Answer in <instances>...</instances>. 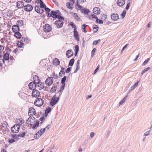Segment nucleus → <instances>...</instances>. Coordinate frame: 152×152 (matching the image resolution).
<instances>
[{"mask_svg":"<svg viewBox=\"0 0 152 152\" xmlns=\"http://www.w3.org/2000/svg\"><path fill=\"white\" fill-rule=\"evenodd\" d=\"M125 0H118L117 4L120 7H122L125 4Z\"/></svg>","mask_w":152,"mask_h":152,"instance_id":"6ab92c4d","label":"nucleus"},{"mask_svg":"<svg viewBox=\"0 0 152 152\" xmlns=\"http://www.w3.org/2000/svg\"><path fill=\"white\" fill-rule=\"evenodd\" d=\"M21 38L22 39L21 40L23 42L26 43H28L30 41L29 39L27 37L26 38L25 37H23Z\"/></svg>","mask_w":152,"mask_h":152,"instance_id":"bb28decb","label":"nucleus"},{"mask_svg":"<svg viewBox=\"0 0 152 152\" xmlns=\"http://www.w3.org/2000/svg\"><path fill=\"white\" fill-rule=\"evenodd\" d=\"M12 31L15 33V32L20 31V29L19 26H17V25H13L12 27Z\"/></svg>","mask_w":152,"mask_h":152,"instance_id":"f3484780","label":"nucleus"},{"mask_svg":"<svg viewBox=\"0 0 152 152\" xmlns=\"http://www.w3.org/2000/svg\"><path fill=\"white\" fill-rule=\"evenodd\" d=\"M28 115L29 116V117L28 118V119L26 120V122L28 124L30 125V126H32L33 125L31 123H29L28 120H29V119H31L33 121H36L37 119L34 117H31V116L33 115L32 114H28Z\"/></svg>","mask_w":152,"mask_h":152,"instance_id":"ddd939ff","label":"nucleus"},{"mask_svg":"<svg viewBox=\"0 0 152 152\" xmlns=\"http://www.w3.org/2000/svg\"><path fill=\"white\" fill-rule=\"evenodd\" d=\"M58 15L56 11L52 10L50 13H48L47 15V17L50 18L52 17L53 18H56Z\"/></svg>","mask_w":152,"mask_h":152,"instance_id":"423d86ee","label":"nucleus"},{"mask_svg":"<svg viewBox=\"0 0 152 152\" xmlns=\"http://www.w3.org/2000/svg\"><path fill=\"white\" fill-rule=\"evenodd\" d=\"M130 2H129L127 4H126V9L127 10H128L129 9V7H130Z\"/></svg>","mask_w":152,"mask_h":152,"instance_id":"774afa93","label":"nucleus"},{"mask_svg":"<svg viewBox=\"0 0 152 152\" xmlns=\"http://www.w3.org/2000/svg\"><path fill=\"white\" fill-rule=\"evenodd\" d=\"M17 21L18 22V23L20 24V26H23V20H19Z\"/></svg>","mask_w":152,"mask_h":152,"instance_id":"338daca9","label":"nucleus"},{"mask_svg":"<svg viewBox=\"0 0 152 152\" xmlns=\"http://www.w3.org/2000/svg\"><path fill=\"white\" fill-rule=\"evenodd\" d=\"M72 67H69L65 70V72L66 73H69L71 70Z\"/></svg>","mask_w":152,"mask_h":152,"instance_id":"680f3d73","label":"nucleus"},{"mask_svg":"<svg viewBox=\"0 0 152 152\" xmlns=\"http://www.w3.org/2000/svg\"><path fill=\"white\" fill-rule=\"evenodd\" d=\"M33 82L36 84L37 85L38 87H39V84L40 80L39 79V77L37 75H34L33 78Z\"/></svg>","mask_w":152,"mask_h":152,"instance_id":"1a4fd4ad","label":"nucleus"},{"mask_svg":"<svg viewBox=\"0 0 152 152\" xmlns=\"http://www.w3.org/2000/svg\"><path fill=\"white\" fill-rule=\"evenodd\" d=\"M45 11L46 12V14L47 16V15L48 13H50L49 12L50 11V9L49 8L47 7L46 6L44 8Z\"/></svg>","mask_w":152,"mask_h":152,"instance_id":"ea45409f","label":"nucleus"},{"mask_svg":"<svg viewBox=\"0 0 152 152\" xmlns=\"http://www.w3.org/2000/svg\"><path fill=\"white\" fill-rule=\"evenodd\" d=\"M54 63L56 64V65H58L60 64V61L58 58H55V59L54 60Z\"/></svg>","mask_w":152,"mask_h":152,"instance_id":"37998d69","label":"nucleus"},{"mask_svg":"<svg viewBox=\"0 0 152 152\" xmlns=\"http://www.w3.org/2000/svg\"><path fill=\"white\" fill-rule=\"evenodd\" d=\"M56 18L58 19L55 22L54 24L56 25L57 28H61L64 24V18L61 15H58Z\"/></svg>","mask_w":152,"mask_h":152,"instance_id":"f03ea898","label":"nucleus"},{"mask_svg":"<svg viewBox=\"0 0 152 152\" xmlns=\"http://www.w3.org/2000/svg\"><path fill=\"white\" fill-rule=\"evenodd\" d=\"M93 11L94 14L98 15L100 13V9L98 7H96L93 9Z\"/></svg>","mask_w":152,"mask_h":152,"instance_id":"2eb2a0df","label":"nucleus"},{"mask_svg":"<svg viewBox=\"0 0 152 152\" xmlns=\"http://www.w3.org/2000/svg\"><path fill=\"white\" fill-rule=\"evenodd\" d=\"M111 18L112 20L116 21L119 19V15L117 13H112L111 15Z\"/></svg>","mask_w":152,"mask_h":152,"instance_id":"f8f14e48","label":"nucleus"},{"mask_svg":"<svg viewBox=\"0 0 152 152\" xmlns=\"http://www.w3.org/2000/svg\"><path fill=\"white\" fill-rule=\"evenodd\" d=\"M100 39L97 40H95L93 41V44L94 45H97L99 42H100Z\"/></svg>","mask_w":152,"mask_h":152,"instance_id":"864d4df0","label":"nucleus"},{"mask_svg":"<svg viewBox=\"0 0 152 152\" xmlns=\"http://www.w3.org/2000/svg\"><path fill=\"white\" fill-rule=\"evenodd\" d=\"M39 87H40L41 88V89L44 88V83L40 82L39 84ZM39 89L40 90H41V89L39 88Z\"/></svg>","mask_w":152,"mask_h":152,"instance_id":"603ef678","label":"nucleus"},{"mask_svg":"<svg viewBox=\"0 0 152 152\" xmlns=\"http://www.w3.org/2000/svg\"><path fill=\"white\" fill-rule=\"evenodd\" d=\"M16 7L19 9L23 8L24 7V2L22 1L17 2L16 4Z\"/></svg>","mask_w":152,"mask_h":152,"instance_id":"9b49d317","label":"nucleus"},{"mask_svg":"<svg viewBox=\"0 0 152 152\" xmlns=\"http://www.w3.org/2000/svg\"><path fill=\"white\" fill-rule=\"evenodd\" d=\"M107 18V15L106 14H101L100 18L103 21H106V20Z\"/></svg>","mask_w":152,"mask_h":152,"instance_id":"a878e982","label":"nucleus"},{"mask_svg":"<svg viewBox=\"0 0 152 152\" xmlns=\"http://www.w3.org/2000/svg\"><path fill=\"white\" fill-rule=\"evenodd\" d=\"M14 35L15 37L18 39H20L22 37V35L19 31L15 32Z\"/></svg>","mask_w":152,"mask_h":152,"instance_id":"4be33fe9","label":"nucleus"},{"mask_svg":"<svg viewBox=\"0 0 152 152\" xmlns=\"http://www.w3.org/2000/svg\"><path fill=\"white\" fill-rule=\"evenodd\" d=\"M56 94H55L50 102V104L51 106L53 107L55 105L59 100V97H56Z\"/></svg>","mask_w":152,"mask_h":152,"instance_id":"7ed1b4c3","label":"nucleus"},{"mask_svg":"<svg viewBox=\"0 0 152 152\" xmlns=\"http://www.w3.org/2000/svg\"><path fill=\"white\" fill-rule=\"evenodd\" d=\"M66 55L67 58H69L73 55V52L72 49L68 50L66 51Z\"/></svg>","mask_w":152,"mask_h":152,"instance_id":"4468645a","label":"nucleus"},{"mask_svg":"<svg viewBox=\"0 0 152 152\" xmlns=\"http://www.w3.org/2000/svg\"><path fill=\"white\" fill-rule=\"evenodd\" d=\"M45 129L42 128L38 132H39L40 134H42L45 132Z\"/></svg>","mask_w":152,"mask_h":152,"instance_id":"052dcab7","label":"nucleus"},{"mask_svg":"<svg viewBox=\"0 0 152 152\" xmlns=\"http://www.w3.org/2000/svg\"><path fill=\"white\" fill-rule=\"evenodd\" d=\"M150 69V67H148L144 69L142 72L141 74V75H142L143 74H144L145 72H146L148 71Z\"/></svg>","mask_w":152,"mask_h":152,"instance_id":"c03bdc74","label":"nucleus"},{"mask_svg":"<svg viewBox=\"0 0 152 152\" xmlns=\"http://www.w3.org/2000/svg\"><path fill=\"white\" fill-rule=\"evenodd\" d=\"M66 76H64L63 78H62L61 80V83L62 85H65V82L66 79Z\"/></svg>","mask_w":152,"mask_h":152,"instance_id":"2f4dec72","label":"nucleus"},{"mask_svg":"<svg viewBox=\"0 0 152 152\" xmlns=\"http://www.w3.org/2000/svg\"><path fill=\"white\" fill-rule=\"evenodd\" d=\"M26 133L25 132H21V133L18 134V137H23L25 135Z\"/></svg>","mask_w":152,"mask_h":152,"instance_id":"49530a36","label":"nucleus"},{"mask_svg":"<svg viewBox=\"0 0 152 152\" xmlns=\"http://www.w3.org/2000/svg\"><path fill=\"white\" fill-rule=\"evenodd\" d=\"M69 24L72 28H74V30H76L77 29V27L73 22L72 21L70 22Z\"/></svg>","mask_w":152,"mask_h":152,"instance_id":"c9c22d12","label":"nucleus"},{"mask_svg":"<svg viewBox=\"0 0 152 152\" xmlns=\"http://www.w3.org/2000/svg\"><path fill=\"white\" fill-rule=\"evenodd\" d=\"M45 119V118L44 116L43 115L41 117L39 118V120L41 121L40 123L41 124H42L43 121H44Z\"/></svg>","mask_w":152,"mask_h":152,"instance_id":"0e129e2a","label":"nucleus"},{"mask_svg":"<svg viewBox=\"0 0 152 152\" xmlns=\"http://www.w3.org/2000/svg\"><path fill=\"white\" fill-rule=\"evenodd\" d=\"M81 12L82 13L87 14L90 12V11L87 9L83 8L81 9Z\"/></svg>","mask_w":152,"mask_h":152,"instance_id":"b1692460","label":"nucleus"},{"mask_svg":"<svg viewBox=\"0 0 152 152\" xmlns=\"http://www.w3.org/2000/svg\"><path fill=\"white\" fill-rule=\"evenodd\" d=\"M9 55L10 53H8V52H6V53H4L3 56L4 59L5 61L8 60L10 59Z\"/></svg>","mask_w":152,"mask_h":152,"instance_id":"5701e85b","label":"nucleus"},{"mask_svg":"<svg viewBox=\"0 0 152 152\" xmlns=\"http://www.w3.org/2000/svg\"><path fill=\"white\" fill-rule=\"evenodd\" d=\"M24 43L20 41L18 42L17 43V45L18 48H22L24 45Z\"/></svg>","mask_w":152,"mask_h":152,"instance_id":"58836bf2","label":"nucleus"},{"mask_svg":"<svg viewBox=\"0 0 152 152\" xmlns=\"http://www.w3.org/2000/svg\"><path fill=\"white\" fill-rule=\"evenodd\" d=\"M66 6L70 10H72L73 8L72 5L71 3L69 2H68L66 3Z\"/></svg>","mask_w":152,"mask_h":152,"instance_id":"cd10ccee","label":"nucleus"},{"mask_svg":"<svg viewBox=\"0 0 152 152\" xmlns=\"http://www.w3.org/2000/svg\"><path fill=\"white\" fill-rule=\"evenodd\" d=\"M41 135L42 134H40L39 132L38 131L34 135V137L35 139H38Z\"/></svg>","mask_w":152,"mask_h":152,"instance_id":"393cba45","label":"nucleus"},{"mask_svg":"<svg viewBox=\"0 0 152 152\" xmlns=\"http://www.w3.org/2000/svg\"><path fill=\"white\" fill-rule=\"evenodd\" d=\"M151 133V130L146 132L144 134V136H147L149 135Z\"/></svg>","mask_w":152,"mask_h":152,"instance_id":"e2e57ef3","label":"nucleus"},{"mask_svg":"<svg viewBox=\"0 0 152 152\" xmlns=\"http://www.w3.org/2000/svg\"><path fill=\"white\" fill-rule=\"evenodd\" d=\"M99 67H100L99 65H98L97 66L96 68V69L94 70V72H93V74H96L97 72L98 71V70L99 69Z\"/></svg>","mask_w":152,"mask_h":152,"instance_id":"6e6d98bb","label":"nucleus"},{"mask_svg":"<svg viewBox=\"0 0 152 152\" xmlns=\"http://www.w3.org/2000/svg\"><path fill=\"white\" fill-rule=\"evenodd\" d=\"M40 94V93L39 91L35 89H33L32 91V96L33 97L35 98H37L39 96Z\"/></svg>","mask_w":152,"mask_h":152,"instance_id":"0eeeda50","label":"nucleus"},{"mask_svg":"<svg viewBox=\"0 0 152 152\" xmlns=\"http://www.w3.org/2000/svg\"><path fill=\"white\" fill-rule=\"evenodd\" d=\"M11 137L15 139H18V134H12Z\"/></svg>","mask_w":152,"mask_h":152,"instance_id":"de8ad7c7","label":"nucleus"},{"mask_svg":"<svg viewBox=\"0 0 152 152\" xmlns=\"http://www.w3.org/2000/svg\"><path fill=\"white\" fill-rule=\"evenodd\" d=\"M126 11V10H124L121 14V16L122 18H124L125 16Z\"/></svg>","mask_w":152,"mask_h":152,"instance_id":"79ce46f5","label":"nucleus"},{"mask_svg":"<svg viewBox=\"0 0 152 152\" xmlns=\"http://www.w3.org/2000/svg\"><path fill=\"white\" fill-rule=\"evenodd\" d=\"M15 141V140L13 138L9 139L8 140V142L10 144H11L12 143L14 142Z\"/></svg>","mask_w":152,"mask_h":152,"instance_id":"13d9d810","label":"nucleus"},{"mask_svg":"<svg viewBox=\"0 0 152 152\" xmlns=\"http://www.w3.org/2000/svg\"><path fill=\"white\" fill-rule=\"evenodd\" d=\"M74 37L75 39L77 41H79V34L77 29L74 30Z\"/></svg>","mask_w":152,"mask_h":152,"instance_id":"dca6fc26","label":"nucleus"},{"mask_svg":"<svg viewBox=\"0 0 152 152\" xmlns=\"http://www.w3.org/2000/svg\"><path fill=\"white\" fill-rule=\"evenodd\" d=\"M93 28L94 29H96L94 31V33L96 32L99 30V27L96 25H93Z\"/></svg>","mask_w":152,"mask_h":152,"instance_id":"72a5a7b5","label":"nucleus"},{"mask_svg":"<svg viewBox=\"0 0 152 152\" xmlns=\"http://www.w3.org/2000/svg\"><path fill=\"white\" fill-rule=\"evenodd\" d=\"M34 123V124H36V126L38 127L39 124V121H35L33 122Z\"/></svg>","mask_w":152,"mask_h":152,"instance_id":"69168bd1","label":"nucleus"},{"mask_svg":"<svg viewBox=\"0 0 152 152\" xmlns=\"http://www.w3.org/2000/svg\"><path fill=\"white\" fill-rule=\"evenodd\" d=\"M136 87H135L134 85H133L128 90V92L129 93L132 90L134 89Z\"/></svg>","mask_w":152,"mask_h":152,"instance_id":"4d7b16f0","label":"nucleus"},{"mask_svg":"<svg viewBox=\"0 0 152 152\" xmlns=\"http://www.w3.org/2000/svg\"><path fill=\"white\" fill-rule=\"evenodd\" d=\"M75 62V59L74 58L71 59L69 62V65L72 66L73 65Z\"/></svg>","mask_w":152,"mask_h":152,"instance_id":"f704fd0d","label":"nucleus"},{"mask_svg":"<svg viewBox=\"0 0 152 152\" xmlns=\"http://www.w3.org/2000/svg\"><path fill=\"white\" fill-rule=\"evenodd\" d=\"M28 114L31 113L30 114L34 115L36 114V111L34 107H31L29 108Z\"/></svg>","mask_w":152,"mask_h":152,"instance_id":"aec40b11","label":"nucleus"},{"mask_svg":"<svg viewBox=\"0 0 152 152\" xmlns=\"http://www.w3.org/2000/svg\"><path fill=\"white\" fill-rule=\"evenodd\" d=\"M20 129V125L19 124H16L11 128V130L13 133H16L19 132Z\"/></svg>","mask_w":152,"mask_h":152,"instance_id":"39448f33","label":"nucleus"},{"mask_svg":"<svg viewBox=\"0 0 152 152\" xmlns=\"http://www.w3.org/2000/svg\"><path fill=\"white\" fill-rule=\"evenodd\" d=\"M87 25L86 24H83L82 26V27L83 29V31L84 33H86L87 32V30L86 29V26Z\"/></svg>","mask_w":152,"mask_h":152,"instance_id":"473e14b6","label":"nucleus"},{"mask_svg":"<svg viewBox=\"0 0 152 152\" xmlns=\"http://www.w3.org/2000/svg\"><path fill=\"white\" fill-rule=\"evenodd\" d=\"M96 22L99 24H103V21L101 19H99L98 18L96 20Z\"/></svg>","mask_w":152,"mask_h":152,"instance_id":"a18cd8bd","label":"nucleus"},{"mask_svg":"<svg viewBox=\"0 0 152 152\" xmlns=\"http://www.w3.org/2000/svg\"><path fill=\"white\" fill-rule=\"evenodd\" d=\"M65 69V68L64 67H62L61 68L60 72L62 74V75H64L65 73H66L65 71H64V70Z\"/></svg>","mask_w":152,"mask_h":152,"instance_id":"3c124183","label":"nucleus"},{"mask_svg":"<svg viewBox=\"0 0 152 152\" xmlns=\"http://www.w3.org/2000/svg\"><path fill=\"white\" fill-rule=\"evenodd\" d=\"M39 3L41 8H44L46 6L45 4H44L42 0H39Z\"/></svg>","mask_w":152,"mask_h":152,"instance_id":"c85d7f7f","label":"nucleus"},{"mask_svg":"<svg viewBox=\"0 0 152 152\" xmlns=\"http://www.w3.org/2000/svg\"><path fill=\"white\" fill-rule=\"evenodd\" d=\"M79 46L78 45H76L75 46V52H78L79 51Z\"/></svg>","mask_w":152,"mask_h":152,"instance_id":"5fc2aeb1","label":"nucleus"},{"mask_svg":"<svg viewBox=\"0 0 152 152\" xmlns=\"http://www.w3.org/2000/svg\"><path fill=\"white\" fill-rule=\"evenodd\" d=\"M65 85H62L61 86L60 90L59 91H58V92H60V93H61V92H62L64 91V90L65 88Z\"/></svg>","mask_w":152,"mask_h":152,"instance_id":"4c0bfd02","label":"nucleus"},{"mask_svg":"<svg viewBox=\"0 0 152 152\" xmlns=\"http://www.w3.org/2000/svg\"><path fill=\"white\" fill-rule=\"evenodd\" d=\"M127 97V96L126 95L125 96L123 99L122 100H121L120 102L119 103V105L122 104L125 101L126 99V98Z\"/></svg>","mask_w":152,"mask_h":152,"instance_id":"e433bc0d","label":"nucleus"},{"mask_svg":"<svg viewBox=\"0 0 152 152\" xmlns=\"http://www.w3.org/2000/svg\"><path fill=\"white\" fill-rule=\"evenodd\" d=\"M37 86V85L33 82H30L28 85L29 88L31 89H32L33 88L36 89Z\"/></svg>","mask_w":152,"mask_h":152,"instance_id":"a211bd4d","label":"nucleus"},{"mask_svg":"<svg viewBox=\"0 0 152 152\" xmlns=\"http://www.w3.org/2000/svg\"><path fill=\"white\" fill-rule=\"evenodd\" d=\"M51 77H48L46 80L45 82L46 84L48 86H51L53 82V79H57L58 78V76L57 74H56L54 72H53L52 75H50Z\"/></svg>","mask_w":152,"mask_h":152,"instance_id":"f257e3e1","label":"nucleus"},{"mask_svg":"<svg viewBox=\"0 0 152 152\" xmlns=\"http://www.w3.org/2000/svg\"><path fill=\"white\" fill-rule=\"evenodd\" d=\"M43 28L44 31L45 32H49L52 29L51 26L48 24H45Z\"/></svg>","mask_w":152,"mask_h":152,"instance_id":"6e6552de","label":"nucleus"},{"mask_svg":"<svg viewBox=\"0 0 152 152\" xmlns=\"http://www.w3.org/2000/svg\"><path fill=\"white\" fill-rule=\"evenodd\" d=\"M73 17L75 18L77 21H80L81 20V18L78 16L77 13H74Z\"/></svg>","mask_w":152,"mask_h":152,"instance_id":"c756f323","label":"nucleus"},{"mask_svg":"<svg viewBox=\"0 0 152 152\" xmlns=\"http://www.w3.org/2000/svg\"><path fill=\"white\" fill-rule=\"evenodd\" d=\"M3 125H5V126H2V128H3L4 129L7 131H8V132H10V130L8 129L9 126L7 122L4 121Z\"/></svg>","mask_w":152,"mask_h":152,"instance_id":"412c9836","label":"nucleus"},{"mask_svg":"<svg viewBox=\"0 0 152 152\" xmlns=\"http://www.w3.org/2000/svg\"><path fill=\"white\" fill-rule=\"evenodd\" d=\"M40 8H41V7L39 5H37L34 7L35 11L38 13L40 12Z\"/></svg>","mask_w":152,"mask_h":152,"instance_id":"7c9ffc66","label":"nucleus"},{"mask_svg":"<svg viewBox=\"0 0 152 152\" xmlns=\"http://www.w3.org/2000/svg\"><path fill=\"white\" fill-rule=\"evenodd\" d=\"M57 88L56 86H53L51 89L50 92L51 93L55 92L56 91V88Z\"/></svg>","mask_w":152,"mask_h":152,"instance_id":"09e8293b","label":"nucleus"},{"mask_svg":"<svg viewBox=\"0 0 152 152\" xmlns=\"http://www.w3.org/2000/svg\"><path fill=\"white\" fill-rule=\"evenodd\" d=\"M36 98L34 102V105L38 107H40L42 106L44 104L43 100L38 97Z\"/></svg>","mask_w":152,"mask_h":152,"instance_id":"20e7f679","label":"nucleus"},{"mask_svg":"<svg viewBox=\"0 0 152 152\" xmlns=\"http://www.w3.org/2000/svg\"><path fill=\"white\" fill-rule=\"evenodd\" d=\"M52 109L50 107H48V109L45 110V113H49L51 111Z\"/></svg>","mask_w":152,"mask_h":152,"instance_id":"bf43d9fd","label":"nucleus"},{"mask_svg":"<svg viewBox=\"0 0 152 152\" xmlns=\"http://www.w3.org/2000/svg\"><path fill=\"white\" fill-rule=\"evenodd\" d=\"M96 51V49L95 48H94L92 50L91 52V57H93L94 55V53H95Z\"/></svg>","mask_w":152,"mask_h":152,"instance_id":"8fccbe9b","label":"nucleus"},{"mask_svg":"<svg viewBox=\"0 0 152 152\" xmlns=\"http://www.w3.org/2000/svg\"><path fill=\"white\" fill-rule=\"evenodd\" d=\"M150 58H147L144 61L143 64H142V66H145L146 65L148 62V61L150 60Z\"/></svg>","mask_w":152,"mask_h":152,"instance_id":"a19ab883","label":"nucleus"},{"mask_svg":"<svg viewBox=\"0 0 152 152\" xmlns=\"http://www.w3.org/2000/svg\"><path fill=\"white\" fill-rule=\"evenodd\" d=\"M24 10L26 12H31L33 9V7L31 4H27L24 6Z\"/></svg>","mask_w":152,"mask_h":152,"instance_id":"9d476101","label":"nucleus"}]
</instances>
